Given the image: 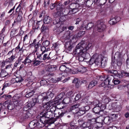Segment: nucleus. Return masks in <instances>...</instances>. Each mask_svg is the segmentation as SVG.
Listing matches in <instances>:
<instances>
[{"label": "nucleus", "mask_w": 129, "mask_h": 129, "mask_svg": "<svg viewBox=\"0 0 129 129\" xmlns=\"http://www.w3.org/2000/svg\"><path fill=\"white\" fill-rule=\"evenodd\" d=\"M57 108L56 106H52L50 108V111L52 113H53L55 110L57 109Z\"/></svg>", "instance_id": "nucleus-52"}, {"label": "nucleus", "mask_w": 129, "mask_h": 129, "mask_svg": "<svg viewBox=\"0 0 129 129\" xmlns=\"http://www.w3.org/2000/svg\"><path fill=\"white\" fill-rule=\"evenodd\" d=\"M52 104L51 102H48L47 103V104H46L44 105L43 106V107L45 108V110L47 111V110H48L50 107V105H52Z\"/></svg>", "instance_id": "nucleus-35"}, {"label": "nucleus", "mask_w": 129, "mask_h": 129, "mask_svg": "<svg viewBox=\"0 0 129 129\" xmlns=\"http://www.w3.org/2000/svg\"><path fill=\"white\" fill-rule=\"evenodd\" d=\"M80 105L79 104H76L71 107V109L72 110L76 109V111H77L78 110V108Z\"/></svg>", "instance_id": "nucleus-38"}, {"label": "nucleus", "mask_w": 129, "mask_h": 129, "mask_svg": "<svg viewBox=\"0 0 129 129\" xmlns=\"http://www.w3.org/2000/svg\"><path fill=\"white\" fill-rule=\"evenodd\" d=\"M107 0H100V6L103 5L105 3Z\"/></svg>", "instance_id": "nucleus-60"}, {"label": "nucleus", "mask_w": 129, "mask_h": 129, "mask_svg": "<svg viewBox=\"0 0 129 129\" xmlns=\"http://www.w3.org/2000/svg\"><path fill=\"white\" fill-rule=\"evenodd\" d=\"M71 102V100L69 98L67 97L65 98L62 101V103L64 104H67Z\"/></svg>", "instance_id": "nucleus-39"}, {"label": "nucleus", "mask_w": 129, "mask_h": 129, "mask_svg": "<svg viewBox=\"0 0 129 129\" xmlns=\"http://www.w3.org/2000/svg\"><path fill=\"white\" fill-rule=\"evenodd\" d=\"M93 104L95 107L93 108V110L95 113H98L101 110H103L105 108V105L100 103L98 101H94Z\"/></svg>", "instance_id": "nucleus-2"}, {"label": "nucleus", "mask_w": 129, "mask_h": 129, "mask_svg": "<svg viewBox=\"0 0 129 129\" xmlns=\"http://www.w3.org/2000/svg\"><path fill=\"white\" fill-rule=\"evenodd\" d=\"M110 100L109 98L108 97H106L104 101V102L105 104H107L110 102Z\"/></svg>", "instance_id": "nucleus-55"}, {"label": "nucleus", "mask_w": 129, "mask_h": 129, "mask_svg": "<svg viewBox=\"0 0 129 129\" xmlns=\"http://www.w3.org/2000/svg\"><path fill=\"white\" fill-rule=\"evenodd\" d=\"M36 121L35 120H33L30 122L29 123V126L31 128H33L36 126V123L35 122Z\"/></svg>", "instance_id": "nucleus-41"}, {"label": "nucleus", "mask_w": 129, "mask_h": 129, "mask_svg": "<svg viewBox=\"0 0 129 129\" xmlns=\"http://www.w3.org/2000/svg\"><path fill=\"white\" fill-rule=\"evenodd\" d=\"M7 107L8 109L10 110H12L14 108L13 104H9L7 105Z\"/></svg>", "instance_id": "nucleus-51"}, {"label": "nucleus", "mask_w": 129, "mask_h": 129, "mask_svg": "<svg viewBox=\"0 0 129 129\" xmlns=\"http://www.w3.org/2000/svg\"><path fill=\"white\" fill-rule=\"evenodd\" d=\"M78 122L80 126L83 127V124L84 123L83 120L82 119H80L78 120Z\"/></svg>", "instance_id": "nucleus-56"}, {"label": "nucleus", "mask_w": 129, "mask_h": 129, "mask_svg": "<svg viewBox=\"0 0 129 129\" xmlns=\"http://www.w3.org/2000/svg\"><path fill=\"white\" fill-rule=\"evenodd\" d=\"M114 58H116L117 65L118 66H120L122 64V61L123 59L121 56V53L119 52H117L115 53Z\"/></svg>", "instance_id": "nucleus-12"}, {"label": "nucleus", "mask_w": 129, "mask_h": 129, "mask_svg": "<svg viewBox=\"0 0 129 129\" xmlns=\"http://www.w3.org/2000/svg\"><path fill=\"white\" fill-rule=\"evenodd\" d=\"M50 52L48 55L47 54H45L42 53H40L38 52H37L34 54H36L37 56V58L39 60L42 61L43 60H45L46 59L49 60L51 58L49 56Z\"/></svg>", "instance_id": "nucleus-5"}, {"label": "nucleus", "mask_w": 129, "mask_h": 129, "mask_svg": "<svg viewBox=\"0 0 129 129\" xmlns=\"http://www.w3.org/2000/svg\"><path fill=\"white\" fill-rule=\"evenodd\" d=\"M24 59V56H20L18 58L17 60L21 63L23 61H22Z\"/></svg>", "instance_id": "nucleus-62"}, {"label": "nucleus", "mask_w": 129, "mask_h": 129, "mask_svg": "<svg viewBox=\"0 0 129 129\" xmlns=\"http://www.w3.org/2000/svg\"><path fill=\"white\" fill-rule=\"evenodd\" d=\"M119 18V17H115L111 19L109 22L110 25L114 24L119 21L118 19Z\"/></svg>", "instance_id": "nucleus-25"}, {"label": "nucleus", "mask_w": 129, "mask_h": 129, "mask_svg": "<svg viewBox=\"0 0 129 129\" xmlns=\"http://www.w3.org/2000/svg\"><path fill=\"white\" fill-rule=\"evenodd\" d=\"M91 127H92V129H96L98 126L96 125V120L95 118H92L91 119H89Z\"/></svg>", "instance_id": "nucleus-19"}, {"label": "nucleus", "mask_w": 129, "mask_h": 129, "mask_svg": "<svg viewBox=\"0 0 129 129\" xmlns=\"http://www.w3.org/2000/svg\"><path fill=\"white\" fill-rule=\"evenodd\" d=\"M40 62L39 60H35L33 62V64L35 66H37L39 65L40 63Z\"/></svg>", "instance_id": "nucleus-57"}, {"label": "nucleus", "mask_w": 129, "mask_h": 129, "mask_svg": "<svg viewBox=\"0 0 129 129\" xmlns=\"http://www.w3.org/2000/svg\"><path fill=\"white\" fill-rule=\"evenodd\" d=\"M81 96V95L80 94H77L75 96V100L76 101L79 100Z\"/></svg>", "instance_id": "nucleus-63"}, {"label": "nucleus", "mask_w": 129, "mask_h": 129, "mask_svg": "<svg viewBox=\"0 0 129 129\" xmlns=\"http://www.w3.org/2000/svg\"><path fill=\"white\" fill-rule=\"evenodd\" d=\"M44 123H41V122L39 121L38 122L36 123V126L38 128L42 127L45 126Z\"/></svg>", "instance_id": "nucleus-44"}, {"label": "nucleus", "mask_w": 129, "mask_h": 129, "mask_svg": "<svg viewBox=\"0 0 129 129\" xmlns=\"http://www.w3.org/2000/svg\"><path fill=\"white\" fill-rule=\"evenodd\" d=\"M101 62V66L102 67H103L106 65V58L104 57L102 58V56Z\"/></svg>", "instance_id": "nucleus-30"}, {"label": "nucleus", "mask_w": 129, "mask_h": 129, "mask_svg": "<svg viewBox=\"0 0 129 129\" xmlns=\"http://www.w3.org/2000/svg\"><path fill=\"white\" fill-rule=\"evenodd\" d=\"M97 120L98 121L97 122L98 123L102 125L104 122V117L103 116L100 117L98 118Z\"/></svg>", "instance_id": "nucleus-37"}, {"label": "nucleus", "mask_w": 129, "mask_h": 129, "mask_svg": "<svg viewBox=\"0 0 129 129\" xmlns=\"http://www.w3.org/2000/svg\"><path fill=\"white\" fill-rule=\"evenodd\" d=\"M93 26V24L92 23H88L85 27L87 30H89L92 28Z\"/></svg>", "instance_id": "nucleus-43"}, {"label": "nucleus", "mask_w": 129, "mask_h": 129, "mask_svg": "<svg viewBox=\"0 0 129 129\" xmlns=\"http://www.w3.org/2000/svg\"><path fill=\"white\" fill-rule=\"evenodd\" d=\"M6 110H3L1 109L0 110V116L2 117H4L5 116L6 113Z\"/></svg>", "instance_id": "nucleus-40"}, {"label": "nucleus", "mask_w": 129, "mask_h": 129, "mask_svg": "<svg viewBox=\"0 0 129 129\" xmlns=\"http://www.w3.org/2000/svg\"><path fill=\"white\" fill-rule=\"evenodd\" d=\"M21 7L20 4L18 6L16 9V12H19L17 16L14 21V23H16L17 24L19 23L20 24L21 22L23 20V18L22 17V16L23 15V13L21 9Z\"/></svg>", "instance_id": "nucleus-4"}, {"label": "nucleus", "mask_w": 129, "mask_h": 129, "mask_svg": "<svg viewBox=\"0 0 129 129\" xmlns=\"http://www.w3.org/2000/svg\"><path fill=\"white\" fill-rule=\"evenodd\" d=\"M15 104L16 106H19V108L21 107V106L23 104V102L22 100H17L15 102Z\"/></svg>", "instance_id": "nucleus-33"}, {"label": "nucleus", "mask_w": 129, "mask_h": 129, "mask_svg": "<svg viewBox=\"0 0 129 129\" xmlns=\"http://www.w3.org/2000/svg\"><path fill=\"white\" fill-rule=\"evenodd\" d=\"M76 113L78 114L79 115H81L85 113L84 108H80L77 111H76Z\"/></svg>", "instance_id": "nucleus-34"}, {"label": "nucleus", "mask_w": 129, "mask_h": 129, "mask_svg": "<svg viewBox=\"0 0 129 129\" xmlns=\"http://www.w3.org/2000/svg\"><path fill=\"white\" fill-rule=\"evenodd\" d=\"M21 64V63L17 60L14 63V66L15 67H17L18 65Z\"/></svg>", "instance_id": "nucleus-64"}, {"label": "nucleus", "mask_w": 129, "mask_h": 129, "mask_svg": "<svg viewBox=\"0 0 129 129\" xmlns=\"http://www.w3.org/2000/svg\"><path fill=\"white\" fill-rule=\"evenodd\" d=\"M62 5V4L61 3H60L57 5L56 8L57 10H59L61 8Z\"/></svg>", "instance_id": "nucleus-59"}, {"label": "nucleus", "mask_w": 129, "mask_h": 129, "mask_svg": "<svg viewBox=\"0 0 129 129\" xmlns=\"http://www.w3.org/2000/svg\"><path fill=\"white\" fill-rule=\"evenodd\" d=\"M106 27V25L103 22L101 21H98L96 23L95 28L99 32H102L103 31Z\"/></svg>", "instance_id": "nucleus-8"}, {"label": "nucleus", "mask_w": 129, "mask_h": 129, "mask_svg": "<svg viewBox=\"0 0 129 129\" xmlns=\"http://www.w3.org/2000/svg\"><path fill=\"white\" fill-rule=\"evenodd\" d=\"M93 4L91 0H88L86 2V5L88 7H90Z\"/></svg>", "instance_id": "nucleus-48"}, {"label": "nucleus", "mask_w": 129, "mask_h": 129, "mask_svg": "<svg viewBox=\"0 0 129 129\" xmlns=\"http://www.w3.org/2000/svg\"><path fill=\"white\" fill-rule=\"evenodd\" d=\"M40 116L41 117L39 121L41 122V123H44L45 125L47 123L49 124L53 123L56 121V120H53L50 121V120H48V119H46V117L45 116H41L40 114Z\"/></svg>", "instance_id": "nucleus-13"}, {"label": "nucleus", "mask_w": 129, "mask_h": 129, "mask_svg": "<svg viewBox=\"0 0 129 129\" xmlns=\"http://www.w3.org/2000/svg\"><path fill=\"white\" fill-rule=\"evenodd\" d=\"M32 61L30 59L29 56H28L26 57L24 60L22 62V63L25 65L27 63H31Z\"/></svg>", "instance_id": "nucleus-36"}, {"label": "nucleus", "mask_w": 129, "mask_h": 129, "mask_svg": "<svg viewBox=\"0 0 129 129\" xmlns=\"http://www.w3.org/2000/svg\"><path fill=\"white\" fill-rule=\"evenodd\" d=\"M101 55H94L89 60L90 63L94 65L95 64L98 67L100 66L101 65Z\"/></svg>", "instance_id": "nucleus-3"}, {"label": "nucleus", "mask_w": 129, "mask_h": 129, "mask_svg": "<svg viewBox=\"0 0 129 129\" xmlns=\"http://www.w3.org/2000/svg\"><path fill=\"white\" fill-rule=\"evenodd\" d=\"M45 93L46 96H45L46 97V100H47L48 99L50 98H52L54 96V94L51 92H49L47 93L46 92L43 93Z\"/></svg>", "instance_id": "nucleus-32"}, {"label": "nucleus", "mask_w": 129, "mask_h": 129, "mask_svg": "<svg viewBox=\"0 0 129 129\" xmlns=\"http://www.w3.org/2000/svg\"><path fill=\"white\" fill-rule=\"evenodd\" d=\"M113 121V118L111 117L108 116L104 118V123L107 124H109Z\"/></svg>", "instance_id": "nucleus-21"}, {"label": "nucleus", "mask_w": 129, "mask_h": 129, "mask_svg": "<svg viewBox=\"0 0 129 129\" xmlns=\"http://www.w3.org/2000/svg\"><path fill=\"white\" fill-rule=\"evenodd\" d=\"M64 78V77L63 76H62L56 78L55 80L57 82H58L60 81H63V80Z\"/></svg>", "instance_id": "nucleus-53"}, {"label": "nucleus", "mask_w": 129, "mask_h": 129, "mask_svg": "<svg viewBox=\"0 0 129 129\" xmlns=\"http://www.w3.org/2000/svg\"><path fill=\"white\" fill-rule=\"evenodd\" d=\"M109 78L108 77L105 78V80L104 81V82L107 86V85L109 84L110 82V80L109 79Z\"/></svg>", "instance_id": "nucleus-49"}, {"label": "nucleus", "mask_w": 129, "mask_h": 129, "mask_svg": "<svg viewBox=\"0 0 129 129\" xmlns=\"http://www.w3.org/2000/svg\"><path fill=\"white\" fill-rule=\"evenodd\" d=\"M47 83V81L45 80H42L40 81V84L41 86L44 85Z\"/></svg>", "instance_id": "nucleus-54"}, {"label": "nucleus", "mask_w": 129, "mask_h": 129, "mask_svg": "<svg viewBox=\"0 0 129 129\" xmlns=\"http://www.w3.org/2000/svg\"><path fill=\"white\" fill-rule=\"evenodd\" d=\"M79 56L76 57V59H78L79 61H82L84 59L87 58L89 56V54L86 52L84 53L79 55Z\"/></svg>", "instance_id": "nucleus-17"}, {"label": "nucleus", "mask_w": 129, "mask_h": 129, "mask_svg": "<svg viewBox=\"0 0 129 129\" xmlns=\"http://www.w3.org/2000/svg\"><path fill=\"white\" fill-rule=\"evenodd\" d=\"M3 97L5 100H8L11 98L12 97L11 95H8L7 94L4 95L3 96H2L0 97L1 98Z\"/></svg>", "instance_id": "nucleus-46"}, {"label": "nucleus", "mask_w": 129, "mask_h": 129, "mask_svg": "<svg viewBox=\"0 0 129 129\" xmlns=\"http://www.w3.org/2000/svg\"><path fill=\"white\" fill-rule=\"evenodd\" d=\"M35 105V103H32V102H30L27 104L25 105L23 108L24 112H27L29 109L32 108L33 106Z\"/></svg>", "instance_id": "nucleus-20"}, {"label": "nucleus", "mask_w": 129, "mask_h": 129, "mask_svg": "<svg viewBox=\"0 0 129 129\" xmlns=\"http://www.w3.org/2000/svg\"><path fill=\"white\" fill-rule=\"evenodd\" d=\"M14 50V49H13L12 50L8 52L7 55H12L10 57L7 58L6 59L5 61L6 62H13L14 59L17 58L16 53L15 52V53L14 54L13 53V51Z\"/></svg>", "instance_id": "nucleus-9"}, {"label": "nucleus", "mask_w": 129, "mask_h": 129, "mask_svg": "<svg viewBox=\"0 0 129 129\" xmlns=\"http://www.w3.org/2000/svg\"><path fill=\"white\" fill-rule=\"evenodd\" d=\"M108 108L109 109H112L115 112H118L121 109L120 106L116 103H113L109 105Z\"/></svg>", "instance_id": "nucleus-10"}, {"label": "nucleus", "mask_w": 129, "mask_h": 129, "mask_svg": "<svg viewBox=\"0 0 129 129\" xmlns=\"http://www.w3.org/2000/svg\"><path fill=\"white\" fill-rule=\"evenodd\" d=\"M41 50L42 52V53H44L46 52L47 51V50H46V47L43 46H42L40 47Z\"/></svg>", "instance_id": "nucleus-50"}, {"label": "nucleus", "mask_w": 129, "mask_h": 129, "mask_svg": "<svg viewBox=\"0 0 129 129\" xmlns=\"http://www.w3.org/2000/svg\"><path fill=\"white\" fill-rule=\"evenodd\" d=\"M91 44H89L87 45L82 42L78 43L73 50L74 53L75 55H80L86 52L90 47L91 46Z\"/></svg>", "instance_id": "nucleus-1"}, {"label": "nucleus", "mask_w": 129, "mask_h": 129, "mask_svg": "<svg viewBox=\"0 0 129 129\" xmlns=\"http://www.w3.org/2000/svg\"><path fill=\"white\" fill-rule=\"evenodd\" d=\"M66 66L64 65H62L60 66L59 69L62 72H65L66 70Z\"/></svg>", "instance_id": "nucleus-45"}, {"label": "nucleus", "mask_w": 129, "mask_h": 129, "mask_svg": "<svg viewBox=\"0 0 129 129\" xmlns=\"http://www.w3.org/2000/svg\"><path fill=\"white\" fill-rule=\"evenodd\" d=\"M24 91L25 92V96L27 98H29L32 96L35 91L34 89L31 90L28 88L25 89Z\"/></svg>", "instance_id": "nucleus-16"}, {"label": "nucleus", "mask_w": 129, "mask_h": 129, "mask_svg": "<svg viewBox=\"0 0 129 129\" xmlns=\"http://www.w3.org/2000/svg\"><path fill=\"white\" fill-rule=\"evenodd\" d=\"M31 114L30 112H23V116L24 119L28 118L31 116Z\"/></svg>", "instance_id": "nucleus-29"}, {"label": "nucleus", "mask_w": 129, "mask_h": 129, "mask_svg": "<svg viewBox=\"0 0 129 129\" xmlns=\"http://www.w3.org/2000/svg\"><path fill=\"white\" fill-rule=\"evenodd\" d=\"M70 33L69 31H66L63 35V37L66 40L69 39L70 38Z\"/></svg>", "instance_id": "nucleus-31"}, {"label": "nucleus", "mask_w": 129, "mask_h": 129, "mask_svg": "<svg viewBox=\"0 0 129 129\" xmlns=\"http://www.w3.org/2000/svg\"><path fill=\"white\" fill-rule=\"evenodd\" d=\"M50 43L49 41L46 40L43 42L42 45L43 46L47 47L49 45Z\"/></svg>", "instance_id": "nucleus-47"}, {"label": "nucleus", "mask_w": 129, "mask_h": 129, "mask_svg": "<svg viewBox=\"0 0 129 129\" xmlns=\"http://www.w3.org/2000/svg\"><path fill=\"white\" fill-rule=\"evenodd\" d=\"M8 73L4 69H1L0 70V77L2 78L6 77L8 75Z\"/></svg>", "instance_id": "nucleus-24"}, {"label": "nucleus", "mask_w": 129, "mask_h": 129, "mask_svg": "<svg viewBox=\"0 0 129 129\" xmlns=\"http://www.w3.org/2000/svg\"><path fill=\"white\" fill-rule=\"evenodd\" d=\"M64 111H63L61 110V109H59L57 108L54 112L53 113V114L54 115V117H56L55 119L60 118L62 117L64 114Z\"/></svg>", "instance_id": "nucleus-14"}, {"label": "nucleus", "mask_w": 129, "mask_h": 129, "mask_svg": "<svg viewBox=\"0 0 129 129\" xmlns=\"http://www.w3.org/2000/svg\"><path fill=\"white\" fill-rule=\"evenodd\" d=\"M54 33L57 34H59L62 31L61 30V26H59L58 27H54L53 29Z\"/></svg>", "instance_id": "nucleus-26"}, {"label": "nucleus", "mask_w": 129, "mask_h": 129, "mask_svg": "<svg viewBox=\"0 0 129 129\" xmlns=\"http://www.w3.org/2000/svg\"><path fill=\"white\" fill-rule=\"evenodd\" d=\"M23 79L21 77L17 78V77L16 79V81L17 82H21L23 81Z\"/></svg>", "instance_id": "nucleus-61"}, {"label": "nucleus", "mask_w": 129, "mask_h": 129, "mask_svg": "<svg viewBox=\"0 0 129 129\" xmlns=\"http://www.w3.org/2000/svg\"><path fill=\"white\" fill-rule=\"evenodd\" d=\"M77 6L78 7V5L75 3H73L71 4L70 6V8L69 10H66L69 11L67 14L70 15L72 14H74L77 12H78L79 9L78 8L76 7Z\"/></svg>", "instance_id": "nucleus-7"}, {"label": "nucleus", "mask_w": 129, "mask_h": 129, "mask_svg": "<svg viewBox=\"0 0 129 129\" xmlns=\"http://www.w3.org/2000/svg\"><path fill=\"white\" fill-rule=\"evenodd\" d=\"M52 21V18L49 16H45L44 19V22L45 24L50 23Z\"/></svg>", "instance_id": "nucleus-28"}, {"label": "nucleus", "mask_w": 129, "mask_h": 129, "mask_svg": "<svg viewBox=\"0 0 129 129\" xmlns=\"http://www.w3.org/2000/svg\"><path fill=\"white\" fill-rule=\"evenodd\" d=\"M40 115L41 116H45L48 119L49 118L48 120H50V121L53 120H56V119L53 118L54 117V115H53V113L50 111H47L44 110L40 113Z\"/></svg>", "instance_id": "nucleus-6"}, {"label": "nucleus", "mask_w": 129, "mask_h": 129, "mask_svg": "<svg viewBox=\"0 0 129 129\" xmlns=\"http://www.w3.org/2000/svg\"><path fill=\"white\" fill-rule=\"evenodd\" d=\"M65 47L66 50L68 51H72L73 46L71 41H69L66 42Z\"/></svg>", "instance_id": "nucleus-18"}, {"label": "nucleus", "mask_w": 129, "mask_h": 129, "mask_svg": "<svg viewBox=\"0 0 129 129\" xmlns=\"http://www.w3.org/2000/svg\"><path fill=\"white\" fill-rule=\"evenodd\" d=\"M26 71L24 70H23L21 71L20 72L21 76L23 77L26 75Z\"/></svg>", "instance_id": "nucleus-58"}, {"label": "nucleus", "mask_w": 129, "mask_h": 129, "mask_svg": "<svg viewBox=\"0 0 129 129\" xmlns=\"http://www.w3.org/2000/svg\"><path fill=\"white\" fill-rule=\"evenodd\" d=\"M90 125V121L88 119L87 122H84L83 124V127L84 128V129H92Z\"/></svg>", "instance_id": "nucleus-23"}, {"label": "nucleus", "mask_w": 129, "mask_h": 129, "mask_svg": "<svg viewBox=\"0 0 129 129\" xmlns=\"http://www.w3.org/2000/svg\"><path fill=\"white\" fill-rule=\"evenodd\" d=\"M41 42V41H39V42H37V40L35 39L33 40V43L30 45H33L34 46L35 50H34V53L38 52V50L39 49V47L41 46V44L40 42Z\"/></svg>", "instance_id": "nucleus-15"}, {"label": "nucleus", "mask_w": 129, "mask_h": 129, "mask_svg": "<svg viewBox=\"0 0 129 129\" xmlns=\"http://www.w3.org/2000/svg\"><path fill=\"white\" fill-rule=\"evenodd\" d=\"M45 93H43L41 95L38 96L36 98H35L33 100V101L32 103H41L43 102V101L45 100H46V97L45 96H46Z\"/></svg>", "instance_id": "nucleus-11"}, {"label": "nucleus", "mask_w": 129, "mask_h": 129, "mask_svg": "<svg viewBox=\"0 0 129 129\" xmlns=\"http://www.w3.org/2000/svg\"><path fill=\"white\" fill-rule=\"evenodd\" d=\"M12 66V64H9L6 65L4 69L8 73H10L12 70L13 69Z\"/></svg>", "instance_id": "nucleus-27"}, {"label": "nucleus", "mask_w": 129, "mask_h": 129, "mask_svg": "<svg viewBox=\"0 0 129 129\" xmlns=\"http://www.w3.org/2000/svg\"><path fill=\"white\" fill-rule=\"evenodd\" d=\"M97 81L95 80L91 81L89 83L88 86L87 87L88 89H90L95 86L97 84Z\"/></svg>", "instance_id": "nucleus-22"}, {"label": "nucleus", "mask_w": 129, "mask_h": 129, "mask_svg": "<svg viewBox=\"0 0 129 129\" xmlns=\"http://www.w3.org/2000/svg\"><path fill=\"white\" fill-rule=\"evenodd\" d=\"M17 30L16 29H13L11 31L10 33L11 36L12 37L17 36V35H16L17 33Z\"/></svg>", "instance_id": "nucleus-42"}]
</instances>
